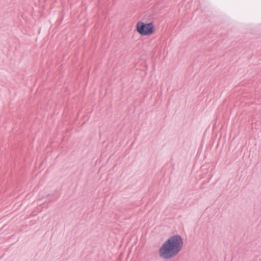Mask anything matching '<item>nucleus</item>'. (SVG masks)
Here are the masks:
<instances>
[{
	"label": "nucleus",
	"instance_id": "f257e3e1",
	"mask_svg": "<svg viewBox=\"0 0 261 261\" xmlns=\"http://www.w3.org/2000/svg\"><path fill=\"white\" fill-rule=\"evenodd\" d=\"M183 245V239L180 235L175 234L170 237L160 247V257L166 259L173 257L180 251Z\"/></svg>",
	"mask_w": 261,
	"mask_h": 261
},
{
	"label": "nucleus",
	"instance_id": "f03ea898",
	"mask_svg": "<svg viewBox=\"0 0 261 261\" xmlns=\"http://www.w3.org/2000/svg\"><path fill=\"white\" fill-rule=\"evenodd\" d=\"M136 30L142 36H149L154 33L155 28L152 22L145 23L139 21L137 23Z\"/></svg>",
	"mask_w": 261,
	"mask_h": 261
}]
</instances>
